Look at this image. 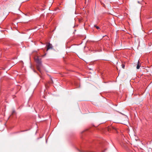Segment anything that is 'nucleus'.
<instances>
[{"label":"nucleus","mask_w":152,"mask_h":152,"mask_svg":"<svg viewBox=\"0 0 152 152\" xmlns=\"http://www.w3.org/2000/svg\"><path fill=\"white\" fill-rule=\"evenodd\" d=\"M102 152H103V151H102Z\"/></svg>","instance_id":"11"},{"label":"nucleus","mask_w":152,"mask_h":152,"mask_svg":"<svg viewBox=\"0 0 152 152\" xmlns=\"http://www.w3.org/2000/svg\"><path fill=\"white\" fill-rule=\"evenodd\" d=\"M141 66V64L140 63L139 61H138L137 64V69H138Z\"/></svg>","instance_id":"4"},{"label":"nucleus","mask_w":152,"mask_h":152,"mask_svg":"<svg viewBox=\"0 0 152 152\" xmlns=\"http://www.w3.org/2000/svg\"><path fill=\"white\" fill-rule=\"evenodd\" d=\"M122 67L124 69L125 67V65L124 64H122Z\"/></svg>","instance_id":"7"},{"label":"nucleus","mask_w":152,"mask_h":152,"mask_svg":"<svg viewBox=\"0 0 152 152\" xmlns=\"http://www.w3.org/2000/svg\"><path fill=\"white\" fill-rule=\"evenodd\" d=\"M107 129L108 131L109 132H111L113 130L115 131L116 130V129L115 127H114L113 126H109L108 127Z\"/></svg>","instance_id":"3"},{"label":"nucleus","mask_w":152,"mask_h":152,"mask_svg":"<svg viewBox=\"0 0 152 152\" xmlns=\"http://www.w3.org/2000/svg\"><path fill=\"white\" fill-rule=\"evenodd\" d=\"M34 70V72H35V70Z\"/></svg>","instance_id":"10"},{"label":"nucleus","mask_w":152,"mask_h":152,"mask_svg":"<svg viewBox=\"0 0 152 152\" xmlns=\"http://www.w3.org/2000/svg\"><path fill=\"white\" fill-rule=\"evenodd\" d=\"M35 61L37 62V69L40 72V67L42 66V62L41 60L39 59L38 57H37L35 59Z\"/></svg>","instance_id":"1"},{"label":"nucleus","mask_w":152,"mask_h":152,"mask_svg":"<svg viewBox=\"0 0 152 152\" xmlns=\"http://www.w3.org/2000/svg\"><path fill=\"white\" fill-rule=\"evenodd\" d=\"M15 113V110H13L12 111V115H13Z\"/></svg>","instance_id":"6"},{"label":"nucleus","mask_w":152,"mask_h":152,"mask_svg":"<svg viewBox=\"0 0 152 152\" xmlns=\"http://www.w3.org/2000/svg\"><path fill=\"white\" fill-rule=\"evenodd\" d=\"M46 53H45V54L44 55H43L42 56V57H44L46 55Z\"/></svg>","instance_id":"8"},{"label":"nucleus","mask_w":152,"mask_h":152,"mask_svg":"<svg viewBox=\"0 0 152 152\" xmlns=\"http://www.w3.org/2000/svg\"><path fill=\"white\" fill-rule=\"evenodd\" d=\"M138 3H139V4L140 3V1H138Z\"/></svg>","instance_id":"9"},{"label":"nucleus","mask_w":152,"mask_h":152,"mask_svg":"<svg viewBox=\"0 0 152 152\" xmlns=\"http://www.w3.org/2000/svg\"><path fill=\"white\" fill-rule=\"evenodd\" d=\"M47 48L46 51H48L50 49H52L53 46L52 45L49 43H48L46 46Z\"/></svg>","instance_id":"2"},{"label":"nucleus","mask_w":152,"mask_h":152,"mask_svg":"<svg viewBox=\"0 0 152 152\" xmlns=\"http://www.w3.org/2000/svg\"><path fill=\"white\" fill-rule=\"evenodd\" d=\"M94 27H95L98 30L100 29L99 27L98 26H97L96 25H94Z\"/></svg>","instance_id":"5"}]
</instances>
